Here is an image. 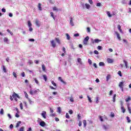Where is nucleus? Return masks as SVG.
<instances>
[{"label":"nucleus","instance_id":"18","mask_svg":"<svg viewBox=\"0 0 131 131\" xmlns=\"http://www.w3.org/2000/svg\"><path fill=\"white\" fill-rule=\"evenodd\" d=\"M83 124L84 125V127H86V120H83Z\"/></svg>","mask_w":131,"mask_h":131},{"label":"nucleus","instance_id":"44","mask_svg":"<svg viewBox=\"0 0 131 131\" xmlns=\"http://www.w3.org/2000/svg\"><path fill=\"white\" fill-rule=\"evenodd\" d=\"M87 98H88V100L89 101V102L90 103H92V99H91V97H90V96H89V95L87 96Z\"/></svg>","mask_w":131,"mask_h":131},{"label":"nucleus","instance_id":"57","mask_svg":"<svg viewBox=\"0 0 131 131\" xmlns=\"http://www.w3.org/2000/svg\"><path fill=\"white\" fill-rule=\"evenodd\" d=\"M77 117H78V120H80V118L81 117V116H80V115L78 114V116H77Z\"/></svg>","mask_w":131,"mask_h":131},{"label":"nucleus","instance_id":"8","mask_svg":"<svg viewBox=\"0 0 131 131\" xmlns=\"http://www.w3.org/2000/svg\"><path fill=\"white\" fill-rule=\"evenodd\" d=\"M117 27H118V30H119L120 32L121 33H123V32L122 31V29H121V26H120V25H118Z\"/></svg>","mask_w":131,"mask_h":131},{"label":"nucleus","instance_id":"64","mask_svg":"<svg viewBox=\"0 0 131 131\" xmlns=\"http://www.w3.org/2000/svg\"><path fill=\"white\" fill-rule=\"evenodd\" d=\"M82 124V123H81V121H79V122L78 124L79 126H81Z\"/></svg>","mask_w":131,"mask_h":131},{"label":"nucleus","instance_id":"60","mask_svg":"<svg viewBox=\"0 0 131 131\" xmlns=\"http://www.w3.org/2000/svg\"><path fill=\"white\" fill-rule=\"evenodd\" d=\"M49 88H50L51 90H56V88H54L53 86H49Z\"/></svg>","mask_w":131,"mask_h":131},{"label":"nucleus","instance_id":"4","mask_svg":"<svg viewBox=\"0 0 131 131\" xmlns=\"http://www.w3.org/2000/svg\"><path fill=\"white\" fill-rule=\"evenodd\" d=\"M12 97L14 99H16V98H18V99H19L20 98L19 95L15 92L13 93V94L12 95Z\"/></svg>","mask_w":131,"mask_h":131},{"label":"nucleus","instance_id":"55","mask_svg":"<svg viewBox=\"0 0 131 131\" xmlns=\"http://www.w3.org/2000/svg\"><path fill=\"white\" fill-rule=\"evenodd\" d=\"M96 104H98L99 103V97H96Z\"/></svg>","mask_w":131,"mask_h":131},{"label":"nucleus","instance_id":"39","mask_svg":"<svg viewBox=\"0 0 131 131\" xmlns=\"http://www.w3.org/2000/svg\"><path fill=\"white\" fill-rule=\"evenodd\" d=\"M57 111L58 112V113L61 114V107H58L57 108Z\"/></svg>","mask_w":131,"mask_h":131},{"label":"nucleus","instance_id":"61","mask_svg":"<svg viewBox=\"0 0 131 131\" xmlns=\"http://www.w3.org/2000/svg\"><path fill=\"white\" fill-rule=\"evenodd\" d=\"M89 2L90 3V5H93V0H89Z\"/></svg>","mask_w":131,"mask_h":131},{"label":"nucleus","instance_id":"47","mask_svg":"<svg viewBox=\"0 0 131 131\" xmlns=\"http://www.w3.org/2000/svg\"><path fill=\"white\" fill-rule=\"evenodd\" d=\"M69 114H73V111L72 110H70L69 111Z\"/></svg>","mask_w":131,"mask_h":131},{"label":"nucleus","instance_id":"31","mask_svg":"<svg viewBox=\"0 0 131 131\" xmlns=\"http://www.w3.org/2000/svg\"><path fill=\"white\" fill-rule=\"evenodd\" d=\"M28 25L29 27H31V26H32V24H31V22H30V21L29 20L28 21Z\"/></svg>","mask_w":131,"mask_h":131},{"label":"nucleus","instance_id":"30","mask_svg":"<svg viewBox=\"0 0 131 131\" xmlns=\"http://www.w3.org/2000/svg\"><path fill=\"white\" fill-rule=\"evenodd\" d=\"M43 77L44 80H45V81H47V80H48V78L47 77L46 75H43Z\"/></svg>","mask_w":131,"mask_h":131},{"label":"nucleus","instance_id":"45","mask_svg":"<svg viewBox=\"0 0 131 131\" xmlns=\"http://www.w3.org/2000/svg\"><path fill=\"white\" fill-rule=\"evenodd\" d=\"M12 74L15 78H17V74H16V73H15V72H13Z\"/></svg>","mask_w":131,"mask_h":131},{"label":"nucleus","instance_id":"34","mask_svg":"<svg viewBox=\"0 0 131 131\" xmlns=\"http://www.w3.org/2000/svg\"><path fill=\"white\" fill-rule=\"evenodd\" d=\"M131 100V98L130 97H128L127 99H125L126 102H128V101Z\"/></svg>","mask_w":131,"mask_h":131},{"label":"nucleus","instance_id":"16","mask_svg":"<svg viewBox=\"0 0 131 131\" xmlns=\"http://www.w3.org/2000/svg\"><path fill=\"white\" fill-rule=\"evenodd\" d=\"M103 128L104 129H105V130L108 129V128H109V125H103Z\"/></svg>","mask_w":131,"mask_h":131},{"label":"nucleus","instance_id":"9","mask_svg":"<svg viewBox=\"0 0 131 131\" xmlns=\"http://www.w3.org/2000/svg\"><path fill=\"white\" fill-rule=\"evenodd\" d=\"M107 61L108 62V63L109 64H112V63H113V62H114V61L113 60V59H111V58H107Z\"/></svg>","mask_w":131,"mask_h":131},{"label":"nucleus","instance_id":"35","mask_svg":"<svg viewBox=\"0 0 131 131\" xmlns=\"http://www.w3.org/2000/svg\"><path fill=\"white\" fill-rule=\"evenodd\" d=\"M42 69L43 71H46V66H45V64L42 65Z\"/></svg>","mask_w":131,"mask_h":131},{"label":"nucleus","instance_id":"42","mask_svg":"<svg viewBox=\"0 0 131 131\" xmlns=\"http://www.w3.org/2000/svg\"><path fill=\"white\" fill-rule=\"evenodd\" d=\"M0 114H1L2 115H3L4 114V109L3 108L1 109Z\"/></svg>","mask_w":131,"mask_h":131},{"label":"nucleus","instance_id":"20","mask_svg":"<svg viewBox=\"0 0 131 131\" xmlns=\"http://www.w3.org/2000/svg\"><path fill=\"white\" fill-rule=\"evenodd\" d=\"M55 40L58 42L59 45H61V41H60V39H59L58 38H55Z\"/></svg>","mask_w":131,"mask_h":131},{"label":"nucleus","instance_id":"32","mask_svg":"<svg viewBox=\"0 0 131 131\" xmlns=\"http://www.w3.org/2000/svg\"><path fill=\"white\" fill-rule=\"evenodd\" d=\"M51 83L54 86H57V83H56L54 81H52Z\"/></svg>","mask_w":131,"mask_h":131},{"label":"nucleus","instance_id":"36","mask_svg":"<svg viewBox=\"0 0 131 131\" xmlns=\"http://www.w3.org/2000/svg\"><path fill=\"white\" fill-rule=\"evenodd\" d=\"M50 14L51 15V17H52L54 20H55V16H54V13L53 12H51Z\"/></svg>","mask_w":131,"mask_h":131},{"label":"nucleus","instance_id":"37","mask_svg":"<svg viewBox=\"0 0 131 131\" xmlns=\"http://www.w3.org/2000/svg\"><path fill=\"white\" fill-rule=\"evenodd\" d=\"M19 106H20L21 110H23V104L22 103H20L19 104Z\"/></svg>","mask_w":131,"mask_h":131},{"label":"nucleus","instance_id":"56","mask_svg":"<svg viewBox=\"0 0 131 131\" xmlns=\"http://www.w3.org/2000/svg\"><path fill=\"white\" fill-rule=\"evenodd\" d=\"M120 105H121V107H123V101H120Z\"/></svg>","mask_w":131,"mask_h":131},{"label":"nucleus","instance_id":"25","mask_svg":"<svg viewBox=\"0 0 131 131\" xmlns=\"http://www.w3.org/2000/svg\"><path fill=\"white\" fill-rule=\"evenodd\" d=\"M113 101L114 102H115V101H116V94H114V96H113Z\"/></svg>","mask_w":131,"mask_h":131},{"label":"nucleus","instance_id":"43","mask_svg":"<svg viewBox=\"0 0 131 131\" xmlns=\"http://www.w3.org/2000/svg\"><path fill=\"white\" fill-rule=\"evenodd\" d=\"M66 118H68L69 119V118H70V116H69V114L67 113L66 115Z\"/></svg>","mask_w":131,"mask_h":131},{"label":"nucleus","instance_id":"1","mask_svg":"<svg viewBox=\"0 0 131 131\" xmlns=\"http://www.w3.org/2000/svg\"><path fill=\"white\" fill-rule=\"evenodd\" d=\"M89 39H90V37L86 36L83 40V45H84L85 46H88Z\"/></svg>","mask_w":131,"mask_h":131},{"label":"nucleus","instance_id":"14","mask_svg":"<svg viewBox=\"0 0 131 131\" xmlns=\"http://www.w3.org/2000/svg\"><path fill=\"white\" fill-rule=\"evenodd\" d=\"M1 68H2L4 72L5 73H7V69H6V67H5V66L3 65L2 67H1Z\"/></svg>","mask_w":131,"mask_h":131},{"label":"nucleus","instance_id":"63","mask_svg":"<svg viewBox=\"0 0 131 131\" xmlns=\"http://www.w3.org/2000/svg\"><path fill=\"white\" fill-rule=\"evenodd\" d=\"M96 6L97 7H101V3H97Z\"/></svg>","mask_w":131,"mask_h":131},{"label":"nucleus","instance_id":"62","mask_svg":"<svg viewBox=\"0 0 131 131\" xmlns=\"http://www.w3.org/2000/svg\"><path fill=\"white\" fill-rule=\"evenodd\" d=\"M74 36H75V37H76L77 36H79V34H78V33L75 34L74 35Z\"/></svg>","mask_w":131,"mask_h":131},{"label":"nucleus","instance_id":"2","mask_svg":"<svg viewBox=\"0 0 131 131\" xmlns=\"http://www.w3.org/2000/svg\"><path fill=\"white\" fill-rule=\"evenodd\" d=\"M91 41L92 43H95H95H99V42H100V41H102V40L99 39H96L94 40L93 39H92Z\"/></svg>","mask_w":131,"mask_h":131},{"label":"nucleus","instance_id":"40","mask_svg":"<svg viewBox=\"0 0 131 131\" xmlns=\"http://www.w3.org/2000/svg\"><path fill=\"white\" fill-rule=\"evenodd\" d=\"M107 16H108V17H110V18L112 17V15H111V14L110 13V12L109 11L107 12Z\"/></svg>","mask_w":131,"mask_h":131},{"label":"nucleus","instance_id":"13","mask_svg":"<svg viewBox=\"0 0 131 131\" xmlns=\"http://www.w3.org/2000/svg\"><path fill=\"white\" fill-rule=\"evenodd\" d=\"M124 83V81H122L119 83V88H123V84Z\"/></svg>","mask_w":131,"mask_h":131},{"label":"nucleus","instance_id":"17","mask_svg":"<svg viewBox=\"0 0 131 131\" xmlns=\"http://www.w3.org/2000/svg\"><path fill=\"white\" fill-rule=\"evenodd\" d=\"M21 122L18 121L16 124V127H19L20 126V124H21Z\"/></svg>","mask_w":131,"mask_h":131},{"label":"nucleus","instance_id":"27","mask_svg":"<svg viewBox=\"0 0 131 131\" xmlns=\"http://www.w3.org/2000/svg\"><path fill=\"white\" fill-rule=\"evenodd\" d=\"M85 6L86 8V9H90V8H91V6L90 5V4H85Z\"/></svg>","mask_w":131,"mask_h":131},{"label":"nucleus","instance_id":"46","mask_svg":"<svg viewBox=\"0 0 131 131\" xmlns=\"http://www.w3.org/2000/svg\"><path fill=\"white\" fill-rule=\"evenodd\" d=\"M88 63L89 64H90V65H92V63H93L92 62V60H91L90 59H88Z\"/></svg>","mask_w":131,"mask_h":131},{"label":"nucleus","instance_id":"38","mask_svg":"<svg viewBox=\"0 0 131 131\" xmlns=\"http://www.w3.org/2000/svg\"><path fill=\"white\" fill-rule=\"evenodd\" d=\"M127 108H128L129 113H130V114H131V108L129 107V105H127Z\"/></svg>","mask_w":131,"mask_h":131},{"label":"nucleus","instance_id":"28","mask_svg":"<svg viewBox=\"0 0 131 131\" xmlns=\"http://www.w3.org/2000/svg\"><path fill=\"white\" fill-rule=\"evenodd\" d=\"M3 40L5 42H8V41H9V39H8L7 37H5Z\"/></svg>","mask_w":131,"mask_h":131},{"label":"nucleus","instance_id":"22","mask_svg":"<svg viewBox=\"0 0 131 131\" xmlns=\"http://www.w3.org/2000/svg\"><path fill=\"white\" fill-rule=\"evenodd\" d=\"M35 23H36V25L38 26V27H39L40 25H39V21H38V20L37 19L36 20Z\"/></svg>","mask_w":131,"mask_h":131},{"label":"nucleus","instance_id":"51","mask_svg":"<svg viewBox=\"0 0 131 131\" xmlns=\"http://www.w3.org/2000/svg\"><path fill=\"white\" fill-rule=\"evenodd\" d=\"M99 117L100 121H104V120L103 119V117H102L101 116H99Z\"/></svg>","mask_w":131,"mask_h":131},{"label":"nucleus","instance_id":"15","mask_svg":"<svg viewBox=\"0 0 131 131\" xmlns=\"http://www.w3.org/2000/svg\"><path fill=\"white\" fill-rule=\"evenodd\" d=\"M77 61L80 65H82V61H81V58H78L77 59Z\"/></svg>","mask_w":131,"mask_h":131},{"label":"nucleus","instance_id":"33","mask_svg":"<svg viewBox=\"0 0 131 131\" xmlns=\"http://www.w3.org/2000/svg\"><path fill=\"white\" fill-rule=\"evenodd\" d=\"M53 11H56V12H58V11H59L58 8H57V7H53Z\"/></svg>","mask_w":131,"mask_h":131},{"label":"nucleus","instance_id":"3","mask_svg":"<svg viewBox=\"0 0 131 131\" xmlns=\"http://www.w3.org/2000/svg\"><path fill=\"white\" fill-rule=\"evenodd\" d=\"M39 91V89H37V90H35L33 91V92H32V90L31 89V90L30 91V95H35V94H37V92H38Z\"/></svg>","mask_w":131,"mask_h":131},{"label":"nucleus","instance_id":"48","mask_svg":"<svg viewBox=\"0 0 131 131\" xmlns=\"http://www.w3.org/2000/svg\"><path fill=\"white\" fill-rule=\"evenodd\" d=\"M126 119H127L128 123H129L130 122V119H129V117H126Z\"/></svg>","mask_w":131,"mask_h":131},{"label":"nucleus","instance_id":"23","mask_svg":"<svg viewBox=\"0 0 131 131\" xmlns=\"http://www.w3.org/2000/svg\"><path fill=\"white\" fill-rule=\"evenodd\" d=\"M110 78H111V75H107L106 76V81H108Z\"/></svg>","mask_w":131,"mask_h":131},{"label":"nucleus","instance_id":"41","mask_svg":"<svg viewBox=\"0 0 131 131\" xmlns=\"http://www.w3.org/2000/svg\"><path fill=\"white\" fill-rule=\"evenodd\" d=\"M118 75H119V76H120L121 77H122V74H121V71H118Z\"/></svg>","mask_w":131,"mask_h":131},{"label":"nucleus","instance_id":"24","mask_svg":"<svg viewBox=\"0 0 131 131\" xmlns=\"http://www.w3.org/2000/svg\"><path fill=\"white\" fill-rule=\"evenodd\" d=\"M38 8L39 11H41V10H42V9H41V4L40 3L38 4Z\"/></svg>","mask_w":131,"mask_h":131},{"label":"nucleus","instance_id":"53","mask_svg":"<svg viewBox=\"0 0 131 131\" xmlns=\"http://www.w3.org/2000/svg\"><path fill=\"white\" fill-rule=\"evenodd\" d=\"M94 54H95V55H99V52L97 50H95Z\"/></svg>","mask_w":131,"mask_h":131},{"label":"nucleus","instance_id":"54","mask_svg":"<svg viewBox=\"0 0 131 131\" xmlns=\"http://www.w3.org/2000/svg\"><path fill=\"white\" fill-rule=\"evenodd\" d=\"M19 131H24V127H21L19 130Z\"/></svg>","mask_w":131,"mask_h":131},{"label":"nucleus","instance_id":"19","mask_svg":"<svg viewBox=\"0 0 131 131\" xmlns=\"http://www.w3.org/2000/svg\"><path fill=\"white\" fill-rule=\"evenodd\" d=\"M121 109L123 113H125L126 110L124 108V106L121 107Z\"/></svg>","mask_w":131,"mask_h":131},{"label":"nucleus","instance_id":"58","mask_svg":"<svg viewBox=\"0 0 131 131\" xmlns=\"http://www.w3.org/2000/svg\"><path fill=\"white\" fill-rule=\"evenodd\" d=\"M97 49L98 50H102V46H98Z\"/></svg>","mask_w":131,"mask_h":131},{"label":"nucleus","instance_id":"29","mask_svg":"<svg viewBox=\"0 0 131 131\" xmlns=\"http://www.w3.org/2000/svg\"><path fill=\"white\" fill-rule=\"evenodd\" d=\"M99 66H105V63L103 62H100L99 63Z\"/></svg>","mask_w":131,"mask_h":131},{"label":"nucleus","instance_id":"7","mask_svg":"<svg viewBox=\"0 0 131 131\" xmlns=\"http://www.w3.org/2000/svg\"><path fill=\"white\" fill-rule=\"evenodd\" d=\"M41 115L42 116L43 118H45V119L47 118V117L46 116V115H47V112L46 111H43Z\"/></svg>","mask_w":131,"mask_h":131},{"label":"nucleus","instance_id":"10","mask_svg":"<svg viewBox=\"0 0 131 131\" xmlns=\"http://www.w3.org/2000/svg\"><path fill=\"white\" fill-rule=\"evenodd\" d=\"M39 125L40 126L43 127L44 126H46V122H45V121H41L39 123Z\"/></svg>","mask_w":131,"mask_h":131},{"label":"nucleus","instance_id":"5","mask_svg":"<svg viewBox=\"0 0 131 131\" xmlns=\"http://www.w3.org/2000/svg\"><path fill=\"white\" fill-rule=\"evenodd\" d=\"M115 34L117 35V38L119 39V40H121V37H120V35L118 33V32L116 31L115 32Z\"/></svg>","mask_w":131,"mask_h":131},{"label":"nucleus","instance_id":"6","mask_svg":"<svg viewBox=\"0 0 131 131\" xmlns=\"http://www.w3.org/2000/svg\"><path fill=\"white\" fill-rule=\"evenodd\" d=\"M51 45H52V47H53V48H56V42H55V40H51Z\"/></svg>","mask_w":131,"mask_h":131},{"label":"nucleus","instance_id":"11","mask_svg":"<svg viewBox=\"0 0 131 131\" xmlns=\"http://www.w3.org/2000/svg\"><path fill=\"white\" fill-rule=\"evenodd\" d=\"M123 63H124L125 66L126 68H129V67H128V64H127V61H126L125 60V59H124V60H123Z\"/></svg>","mask_w":131,"mask_h":131},{"label":"nucleus","instance_id":"21","mask_svg":"<svg viewBox=\"0 0 131 131\" xmlns=\"http://www.w3.org/2000/svg\"><path fill=\"white\" fill-rule=\"evenodd\" d=\"M58 80H60L61 82H62L63 83H65V82L64 81V80H63V79H62V77H58Z\"/></svg>","mask_w":131,"mask_h":131},{"label":"nucleus","instance_id":"49","mask_svg":"<svg viewBox=\"0 0 131 131\" xmlns=\"http://www.w3.org/2000/svg\"><path fill=\"white\" fill-rule=\"evenodd\" d=\"M34 80H35V83H36L37 84H38L39 82H38V80H37V79L35 78V79H34Z\"/></svg>","mask_w":131,"mask_h":131},{"label":"nucleus","instance_id":"26","mask_svg":"<svg viewBox=\"0 0 131 131\" xmlns=\"http://www.w3.org/2000/svg\"><path fill=\"white\" fill-rule=\"evenodd\" d=\"M66 36L68 40H70V35H69V34H66Z\"/></svg>","mask_w":131,"mask_h":131},{"label":"nucleus","instance_id":"12","mask_svg":"<svg viewBox=\"0 0 131 131\" xmlns=\"http://www.w3.org/2000/svg\"><path fill=\"white\" fill-rule=\"evenodd\" d=\"M70 23L71 26H74V24L73 23V18L72 17L70 18Z\"/></svg>","mask_w":131,"mask_h":131},{"label":"nucleus","instance_id":"52","mask_svg":"<svg viewBox=\"0 0 131 131\" xmlns=\"http://www.w3.org/2000/svg\"><path fill=\"white\" fill-rule=\"evenodd\" d=\"M62 51L63 53H64V54L66 53V49L65 48V47H62Z\"/></svg>","mask_w":131,"mask_h":131},{"label":"nucleus","instance_id":"59","mask_svg":"<svg viewBox=\"0 0 131 131\" xmlns=\"http://www.w3.org/2000/svg\"><path fill=\"white\" fill-rule=\"evenodd\" d=\"M15 117H17V118L20 117V116L19 115V114H18V113H16Z\"/></svg>","mask_w":131,"mask_h":131},{"label":"nucleus","instance_id":"50","mask_svg":"<svg viewBox=\"0 0 131 131\" xmlns=\"http://www.w3.org/2000/svg\"><path fill=\"white\" fill-rule=\"evenodd\" d=\"M21 75L23 77H25V73L24 72H22Z\"/></svg>","mask_w":131,"mask_h":131}]
</instances>
